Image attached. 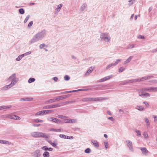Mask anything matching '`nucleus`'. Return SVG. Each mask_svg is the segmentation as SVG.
Here are the masks:
<instances>
[{
	"instance_id": "obj_61",
	"label": "nucleus",
	"mask_w": 157,
	"mask_h": 157,
	"mask_svg": "<svg viewBox=\"0 0 157 157\" xmlns=\"http://www.w3.org/2000/svg\"><path fill=\"white\" fill-rule=\"evenodd\" d=\"M153 117L154 119V122H155L157 121V116L153 115L152 116Z\"/></svg>"
},
{
	"instance_id": "obj_6",
	"label": "nucleus",
	"mask_w": 157,
	"mask_h": 157,
	"mask_svg": "<svg viewBox=\"0 0 157 157\" xmlns=\"http://www.w3.org/2000/svg\"><path fill=\"white\" fill-rule=\"evenodd\" d=\"M126 142L127 143V146L129 148V149L132 151H133V149L132 147V143L129 140H126Z\"/></svg>"
},
{
	"instance_id": "obj_14",
	"label": "nucleus",
	"mask_w": 157,
	"mask_h": 157,
	"mask_svg": "<svg viewBox=\"0 0 157 157\" xmlns=\"http://www.w3.org/2000/svg\"><path fill=\"white\" fill-rule=\"evenodd\" d=\"M47 111H46V110H42L38 112H37L36 114V115L39 116L41 115H43L44 114H47Z\"/></svg>"
},
{
	"instance_id": "obj_9",
	"label": "nucleus",
	"mask_w": 157,
	"mask_h": 157,
	"mask_svg": "<svg viewBox=\"0 0 157 157\" xmlns=\"http://www.w3.org/2000/svg\"><path fill=\"white\" fill-rule=\"evenodd\" d=\"M40 132H34L31 134L32 136L35 138L40 137Z\"/></svg>"
},
{
	"instance_id": "obj_7",
	"label": "nucleus",
	"mask_w": 157,
	"mask_h": 157,
	"mask_svg": "<svg viewBox=\"0 0 157 157\" xmlns=\"http://www.w3.org/2000/svg\"><path fill=\"white\" fill-rule=\"evenodd\" d=\"M32 154L35 157H40L41 156V154L40 153V150H36L33 152Z\"/></svg>"
},
{
	"instance_id": "obj_38",
	"label": "nucleus",
	"mask_w": 157,
	"mask_h": 157,
	"mask_svg": "<svg viewBox=\"0 0 157 157\" xmlns=\"http://www.w3.org/2000/svg\"><path fill=\"white\" fill-rule=\"evenodd\" d=\"M71 94H67L64 95L62 96V99H66L67 98H68L69 97L71 96Z\"/></svg>"
},
{
	"instance_id": "obj_35",
	"label": "nucleus",
	"mask_w": 157,
	"mask_h": 157,
	"mask_svg": "<svg viewBox=\"0 0 157 157\" xmlns=\"http://www.w3.org/2000/svg\"><path fill=\"white\" fill-rule=\"evenodd\" d=\"M35 80V79L34 78H29L28 80V82L29 83H31L34 82Z\"/></svg>"
},
{
	"instance_id": "obj_58",
	"label": "nucleus",
	"mask_w": 157,
	"mask_h": 157,
	"mask_svg": "<svg viewBox=\"0 0 157 157\" xmlns=\"http://www.w3.org/2000/svg\"><path fill=\"white\" fill-rule=\"evenodd\" d=\"M21 56L19 55L16 59V60L17 61H20L21 59Z\"/></svg>"
},
{
	"instance_id": "obj_15",
	"label": "nucleus",
	"mask_w": 157,
	"mask_h": 157,
	"mask_svg": "<svg viewBox=\"0 0 157 157\" xmlns=\"http://www.w3.org/2000/svg\"><path fill=\"white\" fill-rule=\"evenodd\" d=\"M17 115H15L9 114L7 115V117L10 119L16 120Z\"/></svg>"
},
{
	"instance_id": "obj_19",
	"label": "nucleus",
	"mask_w": 157,
	"mask_h": 157,
	"mask_svg": "<svg viewBox=\"0 0 157 157\" xmlns=\"http://www.w3.org/2000/svg\"><path fill=\"white\" fill-rule=\"evenodd\" d=\"M11 85H10V84L8 85H7L4 86L2 88H1V90H6L8 89H9L11 87Z\"/></svg>"
},
{
	"instance_id": "obj_8",
	"label": "nucleus",
	"mask_w": 157,
	"mask_h": 157,
	"mask_svg": "<svg viewBox=\"0 0 157 157\" xmlns=\"http://www.w3.org/2000/svg\"><path fill=\"white\" fill-rule=\"evenodd\" d=\"M63 121L65 123H73L76 122V120L75 119H65L63 120Z\"/></svg>"
},
{
	"instance_id": "obj_64",
	"label": "nucleus",
	"mask_w": 157,
	"mask_h": 157,
	"mask_svg": "<svg viewBox=\"0 0 157 157\" xmlns=\"http://www.w3.org/2000/svg\"><path fill=\"white\" fill-rule=\"evenodd\" d=\"M144 120H145V121L146 123V124L147 123L148 124V123H149V120L147 118H144Z\"/></svg>"
},
{
	"instance_id": "obj_2",
	"label": "nucleus",
	"mask_w": 157,
	"mask_h": 157,
	"mask_svg": "<svg viewBox=\"0 0 157 157\" xmlns=\"http://www.w3.org/2000/svg\"><path fill=\"white\" fill-rule=\"evenodd\" d=\"M100 38L101 40L105 42H108L111 39L110 36L106 33H101L100 35Z\"/></svg>"
},
{
	"instance_id": "obj_60",
	"label": "nucleus",
	"mask_w": 157,
	"mask_h": 157,
	"mask_svg": "<svg viewBox=\"0 0 157 157\" xmlns=\"http://www.w3.org/2000/svg\"><path fill=\"white\" fill-rule=\"evenodd\" d=\"M143 103L144 104L146 105V106L147 107H148L149 105V104L146 101L143 102Z\"/></svg>"
},
{
	"instance_id": "obj_57",
	"label": "nucleus",
	"mask_w": 157,
	"mask_h": 157,
	"mask_svg": "<svg viewBox=\"0 0 157 157\" xmlns=\"http://www.w3.org/2000/svg\"><path fill=\"white\" fill-rule=\"evenodd\" d=\"M59 136L61 138L65 139L66 135L63 134H60L59 135Z\"/></svg>"
},
{
	"instance_id": "obj_1",
	"label": "nucleus",
	"mask_w": 157,
	"mask_h": 157,
	"mask_svg": "<svg viewBox=\"0 0 157 157\" xmlns=\"http://www.w3.org/2000/svg\"><path fill=\"white\" fill-rule=\"evenodd\" d=\"M46 34V31L45 30H43L41 31L38 32L34 36L32 39L29 41V44H33L42 40L45 36Z\"/></svg>"
},
{
	"instance_id": "obj_31",
	"label": "nucleus",
	"mask_w": 157,
	"mask_h": 157,
	"mask_svg": "<svg viewBox=\"0 0 157 157\" xmlns=\"http://www.w3.org/2000/svg\"><path fill=\"white\" fill-rule=\"evenodd\" d=\"M133 57V56H130L125 62V63H129Z\"/></svg>"
},
{
	"instance_id": "obj_36",
	"label": "nucleus",
	"mask_w": 157,
	"mask_h": 157,
	"mask_svg": "<svg viewBox=\"0 0 157 157\" xmlns=\"http://www.w3.org/2000/svg\"><path fill=\"white\" fill-rule=\"evenodd\" d=\"M19 13L21 14H23L25 13V10L23 8H20L19 10Z\"/></svg>"
},
{
	"instance_id": "obj_62",
	"label": "nucleus",
	"mask_w": 157,
	"mask_h": 157,
	"mask_svg": "<svg viewBox=\"0 0 157 157\" xmlns=\"http://www.w3.org/2000/svg\"><path fill=\"white\" fill-rule=\"evenodd\" d=\"M138 38L139 39H143L144 38V37L143 36L140 35L138 36Z\"/></svg>"
},
{
	"instance_id": "obj_33",
	"label": "nucleus",
	"mask_w": 157,
	"mask_h": 157,
	"mask_svg": "<svg viewBox=\"0 0 157 157\" xmlns=\"http://www.w3.org/2000/svg\"><path fill=\"white\" fill-rule=\"evenodd\" d=\"M147 77L146 76H145L144 77H142L140 79L138 78L137 79V82H140L142 81H144L145 80H147Z\"/></svg>"
},
{
	"instance_id": "obj_44",
	"label": "nucleus",
	"mask_w": 157,
	"mask_h": 157,
	"mask_svg": "<svg viewBox=\"0 0 157 157\" xmlns=\"http://www.w3.org/2000/svg\"><path fill=\"white\" fill-rule=\"evenodd\" d=\"M30 17V15H28L24 21V23H26L27 22Z\"/></svg>"
},
{
	"instance_id": "obj_51",
	"label": "nucleus",
	"mask_w": 157,
	"mask_h": 157,
	"mask_svg": "<svg viewBox=\"0 0 157 157\" xmlns=\"http://www.w3.org/2000/svg\"><path fill=\"white\" fill-rule=\"evenodd\" d=\"M142 95L148 97H150V95L148 93H142Z\"/></svg>"
},
{
	"instance_id": "obj_63",
	"label": "nucleus",
	"mask_w": 157,
	"mask_h": 157,
	"mask_svg": "<svg viewBox=\"0 0 157 157\" xmlns=\"http://www.w3.org/2000/svg\"><path fill=\"white\" fill-rule=\"evenodd\" d=\"M143 135L144 136V138H147L148 137V135L146 133L144 132L143 134Z\"/></svg>"
},
{
	"instance_id": "obj_26",
	"label": "nucleus",
	"mask_w": 157,
	"mask_h": 157,
	"mask_svg": "<svg viewBox=\"0 0 157 157\" xmlns=\"http://www.w3.org/2000/svg\"><path fill=\"white\" fill-rule=\"evenodd\" d=\"M49 152L47 151H44L43 154V156L44 157H49Z\"/></svg>"
},
{
	"instance_id": "obj_10",
	"label": "nucleus",
	"mask_w": 157,
	"mask_h": 157,
	"mask_svg": "<svg viewBox=\"0 0 157 157\" xmlns=\"http://www.w3.org/2000/svg\"><path fill=\"white\" fill-rule=\"evenodd\" d=\"M112 75H111L109 76L104 77V78L100 79V81H99V82H102L107 80H108L110 78H112Z\"/></svg>"
},
{
	"instance_id": "obj_25",
	"label": "nucleus",
	"mask_w": 157,
	"mask_h": 157,
	"mask_svg": "<svg viewBox=\"0 0 157 157\" xmlns=\"http://www.w3.org/2000/svg\"><path fill=\"white\" fill-rule=\"evenodd\" d=\"M69 104V101H65L64 102L60 103H58L59 107Z\"/></svg>"
},
{
	"instance_id": "obj_59",
	"label": "nucleus",
	"mask_w": 157,
	"mask_h": 157,
	"mask_svg": "<svg viewBox=\"0 0 157 157\" xmlns=\"http://www.w3.org/2000/svg\"><path fill=\"white\" fill-rule=\"evenodd\" d=\"M33 24V21H30L29 23V24L28 25V27H31L32 25Z\"/></svg>"
},
{
	"instance_id": "obj_49",
	"label": "nucleus",
	"mask_w": 157,
	"mask_h": 157,
	"mask_svg": "<svg viewBox=\"0 0 157 157\" xmlns=\"http://www.w3.org/2000/svg\"><path fill=\"white\" fill-rule=\"evenodd\" d=\"M125 70V68H123L122 67H120L119 69V72H121Z\"/></svg>"
},
{
	"instance_id": "obj_40",
	"label": "nucleus",
	"mask_w": 157,
	"mask_h": 157,
	"mask_svg": "<svg viewBox=\"0 0 157 157\" xmlns=\"http://www.w3.org/2000/svg\"><path fill=\"white\" fill-rule=\"evenodd\" d=\"M43 121L42 120H39L38 119H35L33 121V122L36 123L43 122Z\"/></svg>"
},
{
	"instance_id": "obj_18",
	"label": "nucleus",
	"mask_w": 157,
	"mask_h": 157,
	"mask_svg": "<svg viewBox=\"0 0 157 157\" xmlns=\"http://www.w3.org/2000/svg\"><path fill=\"white\" fill-rule=\"evenodd\" d=\"M142 153L144 155H146L148 152V151L145 147H141L140 148Z\"/></svg>"
},
{
	"instance_id": "obj_20",
	"label": "nucleus",
	"mask_w": 157,
	"mask_h": 157,
	"mask_svg": "<svg viewBox=\"0 0 157 157\" xmlns=\"http://www.w3.org/2000/svg\"><path fill=\"white\" fill-rule=\"evenodd\" d=\"M136 109L140 111H144V108L142 106H137V108H136Z\"/></svg>"
},
{
	"instance_id": "obj_37",
	"label": "nucleus",
	"mask_w": 157,
	"mask_h": 157,
	"mask_svg": "<svg viewBox=\"0 0 157 157\" xmlns=\"http://www.w3.org/2000/svg\"><path fill=\"white\" fill-rule=\"evenodd\" d=\"M129 83H132L134 82H137V79H134L130 80H128Z\"/></svg>"
},
{
	"instance_id": "obj_13",
	"label": "nucleus",
	"mask_w": 157,
	"mask_h": 157,
	"mask_svg": "<svg viewBox=\"0 0 157 157\" xmlns=\"http://www.w3.org/2000/svg\"><path fill=\"white\" fill-rule=\"evenodd\" d=\"M94 69V68H93L92 67H90L89 70L86 72L85 74V76H88L93 71Z\"/></svg>"
},
{
	"instance_id": "obj_28",
	"label": "nucleus",
	"mask_w": 157,
	"mask_h": 157,
	"mask_svg": "<svg viewBox=\"0 0 157 157\" xmlns=\"http://www.w3.org/2000/svg\"><path fill=\"white\" fill-rule=\"evenodd\" d=\"M43 137L45 138H48V136H47L45 133L42 132H40V137Z\"/></svg>"
},
{
	"instance_id": "obj_41",
	"label": "nucleus",
	"mask_w": 157,
	"mask_h": 157,
	"mask_svg": "<svg viewBox=\"0 0 157 157\" xmlns=\"http://www.w3.org/2000/svg\"><path fill=\"white\" fill-rule=\"evenodd\" d=\"M2 144H11V143L7 141L2 140Z\"/></svg>"
},
{
	"instance_id": "obj_12",
	"label": "nucleus",
	"mask_w": 157,
	"mask_h": 157,
	"mask_svg": "<svg viewBox=\"0 0 157 157\" xmlns=\"http://www.w3.org/2000/svg\"><path fill=\"white\" fill-rule=\"evenodd\" d=\"M91 142L95 147L98 148L99 147V143L97 140H91Z\"/></svg>"
},
{
	"instance_id": "obj_16",
	"label": "nucleus",
	"mask_w": 157,
	"mask_h": 157,
	"mask_svg": "<svg viewBox=\"0 0 157 157\" xmlns=\"http://www.w3.org/2000/svg\"><path fill=\"white\" fill-rule=\"evenodd\" d=\"M41 149L45 151H51L53 150V148L52 147H48L46 146H44L41 147Z\"/></svg>"
},
{
	"instance_id": "obj_21",
	"label": "nucleus",
	"mask_w": 157,
	"mask_h": 157,
	"mask_svg": "<svg viewBox=\"0 0 157 157\" xmlns=\"http://www.w3.org/2000/svg\"><path fill=\"white\" fill-rule=\"evenodd\" d=\"M16 79V74L14 73L11 75L8 78V80H12Z\"/></svg>"
},
{
	"instance_id": "obj_55",
	"label": "nucleus",
	"mask_w": 157,
	"mask_h": 157,
	"mask_svg": "<svg viewBox=\"0 0 157 157\" xmlns=\"http://www.w3.org/2000/svg\"><path fill=\"white\" fill-rule=\"evenodd\" d=\"M105 144V148L107 149L108 148L109 145L108 144V142H105L104 143Z\"/></svg>"
},
{
	"instance_id": "obj_47",
	"label": "nucleus",
	"mask_w": 157,
	"mask_h": 157,
	"mask_svg": "<svg viewBox=\"0 0 157 157\" xmlns=\"http://www.w3.org/2000/svg\"><path fill=\"white\" fill-rule=\"evenodd\" d=\"M112 66H114V65H113V63H111L109 64L106 67V69H109V68L111 67Z\"/></svg>"
},
{
	"instance_id": "obj_52",
	"label": "nucleus",
	"mask_w": 157,
	"mask_h": 157,
	"mask_svg": "<svg viewBox=\"0 0 157 157\" xmlns=\"http://www.w3.org/2000/svg\"><path fill=\"white\" fill-rule=\"evenodd\" d=\"M121 61V59H117L116 61L114 63H113V65H114V66L116 65L118 63H119Z\"/></svg>"
},
{
	"instance_id": "obj_45",
	"label": "nucleus",
	"mask_w": 157,
	"mask_h": 157,
	"mask_svg": "<svg viewBox=\"0 0 157 157\" xmlns=\"http://www.w3.org/2000/svg\"><path fill=\"white\" fill-rule=\"evenodd\" d=\"M136 132L137 133V135L138 136H140L141 135V133L140 132L139 130H136Z\"/></svg>"
},
{
	"instance_id": "obj_17",
	"label": "nucleus",
	"mask_w": 157,
	"mask_h": 157,
	"mask_svg": "<svg viewBox=\"0 0 157 157\" xmlns=\"http://www.w3.org/2000/svg\"><path fill=\"white\" fill-rule=\"evenodd\" d=\"M55 101L54 98L51 99L49 100L46 101L45 102V104H48L53 103L54 102H55Z\"/></svg>"
},
{
	"instance_id": "obj_53",
	"label": "nucleus",
	"mask_w": 157,
	"mask_h": 157,
	"mask_svg": "<svg viewBox=\"0 0 157 157\" xmlns=\"http://www.w3.org/2000/svg\"><path fill=\"white\" fill-rule=\"evenodd\" d=\"M25 99H26L25 101H31L33 100V98H26Z\"/></svg>"
},
{
	"instance_id": "obj_54",
	"label": "nucleus",
	"mask_w": 157,
	"mask_h": 157,
	"mask_svg": "<svg viewBox=\"0 0 157 157\" xmlns=\"http://www.w3.org/2000/svg\"><path fill=\"white\" fill-rule=\"evenodd\" d=\"M150 82H151L153 83H157V80H151L149 81Z\"/></svg>"
},
{
	"instance_id": "obj_3",
	"label": "nucleus",
	"mask_w": 157,
	"mask_h": 157,
	"mask_svg": "<svg viewBox=\"0 0 157 157\" xmlns=\"http://www.w3.org/2000/svg\"><path fill=\"white\" fill-rule=\"evenodd\" d=\"M144 90L145 91H147L149 92H156L157 91V87H150L144 88Z\"/></svg>"
},
{
	"instance_id": "obj_50",
	"label": "nucleus",
	"mask_w": 157,
	"mask_h": 157,
	"mask_svg": "<svg viewBox=\"0 0 157 157\" xmlns=\"http://www.w3.org/2000/svg\"><path fill=\"white\" fill-rule=\"evenodd\" d=\"M46 46V45L45 44H40L39 46V47L40 49H42L43 48L45 47Z\"/></svg>"
},
{
	"instance_id": "obj_34",
	"label": "nucleus",
	"mask_w": 157,
	"mask_h": 157,
	"mask_svg": "<svg viewBox=\"0 0 157 157\" xmlns=\"http://www.w3.org/2000/svg\"><path fill=\"white\" fill-rule=\"evenodd\" d=\"M75 92V90H73L64 91V92L61 93V94H66L71 93L72 92Z\"/></svg>"
},
{
	"instance_id": "obj_48",
	"label": "nucleus",
	"mask_w": 157,
	"mask_h": 157,
	"mask_svg": "<svg viewBox=\"0 0 157 157\" xmlns=\"http://www.w3.org/2000/svg\"><path fill=\"white\" fill-rule=\"evenodd\" d=\"M105 100V98H96V101H100Z\"/></svg>"
},
{
	"instance_id": "obj_56",
	"label": "nucleus",
	"mask_w": 157,
	"mask_h": 157,
	"mask_svg": "<svg viewBox=\"0 0 157 157\" xmlns=\"http://www.w3.org/2000/svg\"><path fill=\"white\" fill-rule=\"evenodd\" d=\"M58 117L61 119H64L66 117L63 115H58Z\"/></svg>"
},
{
	"instance_id": "obj_29",
	"label": "nucleus",
	"mask_w": 157,
	"mask_h": 157,
	"mask_svg": "<svg viewBox=\"0 0 157 157\" xmlns=\"http://www.w3.org/2000/svg\"><path fill=\"white\" fill-rule=\"evenodd\" d=\"M63 6V5L61 4H59L58 6H57V7L56 9V10L57 12H59L60 11V9Z\"/></svg>"
},
{
	"instance_id": "obj_46",
	"label": "nucleus",
	"mask_w": 157,
	"mask_h": 157,
	"mask_svg": "<svg viewBox=\"0 0 157 157\" xmlns=\"http://www.w3.org/2000/svg\"><path fill=\"white\" fill-rule=\"evenodd\" d=\"M70 79V77L67 75H66L64 77V79L66 81H68Z\"/></svg>"
},
{
	"instance_id": "obj_5",
	"label": "nucleus",
	"mask_w": 157,
	"mask_h": 157,
	"mask_svg": "<svg viewBox=\"0 0 157 157\" xmlns=\"http://www.w3.org/2000/svg\"><path fill=\"white\" fill-rule=\"evenodd\" d=\"M48 120L57 124H60L61 123V121L60 120L53 117H50L48 119Z\"/></svg>"
},
{
	"instance_id": "obj_11",
	"label": "nucleus",
	"mask_w": 157,
	"mask_h": 157,
	"mask_svg": "<svg viewBox=\"0 0 157 157\" xmlns=\"http://www.w3.org/2000/svg\"><path fill=\"white\" fill-rule=\"evenodd\" d=\"M87 8V4L86 3H84L81 6L80 9L82 11H86Z\"/></svg>"
},
{
	"instance_id": "obj_30",
	"label": "nucleus",
	"mask_w": 157,
	"mask_h": 157,
	"mask_svg": "<svg viewBox=\"0 0 157 157\" xmlns=\"http://www.w3.org/2000/svg\"><path fill=\"white\" fill-rule=\"evenodd\" d=\"M82 101L84 102L90 101V98H84L82 99Z\"/></svg>"
},
{
	"instance_id": "obj_43",
	"label": "nucleus",
	"mask_w": 157,
	"mask_h": 157,
	"mask_svg": "<svg viewBox=\"0 0 157 157\" xmlns=\"http://www.w3.org/2000/svg\"><path fill=\"white\" fill-rule=\"evenodd\" d=\"M134 47V45L133 44H129L127 46V49H131Z\"/></svg>"
},
{
	"instance_id": "obj_23",
	"label": "nucleus",
	"mask_w": 157,
	"mask_h": 157,
	"mask_svg": "<svg viewBox=\"0 0 157 157\" xmlns=\"http://www.w3.org/2000/svg\"><path fill=\"white\" fill-rule=\"evenodd\" d=\"M17 82V80L16 79H13V80H12L11 83L10 85L11 86V87H12L13 85H14Z\"/></svg>"
},
{
	"instance_id": "obj_22",
	"label": "nucleus",
	"mask_w": 157,
	"mask_h": 157,
	"mask_svg": "<svg viewBox=\"0 0 157 157\" xmlns=\"http://www.w3.org/2000/svg\"><path fill=\"white\" fill-rule=\"evenodd\" d=\"M11 107V105L9 106H0V110H2L6 109H9Z\"/></svg>"
},
{
	"instance_id": "obj_42",
	"label": "nucleus",
	"mask_w": 157,
	"mask_h": 157,
	"mask_svg": "<svg viewBox=\"0 0 157 157\" xmlns=\"http://www.w3.org/2000/svg\"><path fill=\"white\" fill-rule=\"evenodd\" d=\"M55 101H59L61 100H63V99H62V96H58L57 98H55Z\"/></svg>"
},
{
	"instance_id": "obj_27",
	"label": "nucleus",
	"mask_w": 157,
	"mask_h": 157,
	"mask_svg": "<svg viewBox=\"0 0 157 157\" xmlns=\"http://www.w3.org/2000/svg\"><path fill=\"white\" fill-rule=\"evenodd\" d=\"M58 145L57 140H55L53 142H52V145L54 147H56V146Z\"/></svg>"
},
{
	"instance_id": "obj_24",
	"label": "nucleus",
	"mask_w": 157,
	"mask_h": 157,
	"mask_svg": "<svg viewBox=\"0 0 157 157\" xmlns=\"http://www.w3.org/2000/svg\"><path fill=\"white\" fill-rule=\"evenodd\" d=\"M49 130L51 131H53L55 132H60L61 131V130L60 129H56L53 128H50Z\"/></svg>"
},
{
	"instance_id": "obj_4",
	"label": "nucleus",
	"mask_w": 157,
	"mask_h": 157,
	"mask_svg": "<svg viewBox=\"0 0 157 157\" xmlns=\"http://www.w3.org/2000/svg\"><path fill=\"white\" fill-rule=\"evenodd\" d=\"M58 107H59V105H58V104L55 105H46L43 107V109H49L52 108H57Z\"/></svg>"
},
{
	"instance_id": "obj_32",
	"label": "nucleus",
	"mask_w": 157,
	"mask_h": 157,
	"mask_svg": "<svg viewBox=\"0 0 157 157\" xmlns=\"http://www.w3.org/2000/svg\"><path fill=\"white\" fill-rule=\"evenodd\" d=\"M94 88L97 89H100L103 87V86L101 85H96L94 86Z\"/></svg>"
},
{
	"instance_id": "obj_39",
	"label": "nucleus",
	"mask_w": 157,
	"mask_h": 157,
	"mask_svg": "<svg viewBox=\"0 0 157 157\" xmlns=\"http://www.w3.org/2000/svg\"><path fill=\"white\" fill-rule=\"evenodd\" d=\"M91 149L90 148H87L85 150L84 152L86 153H89L91 152Z\"/></svg>"
}]
</instances>
